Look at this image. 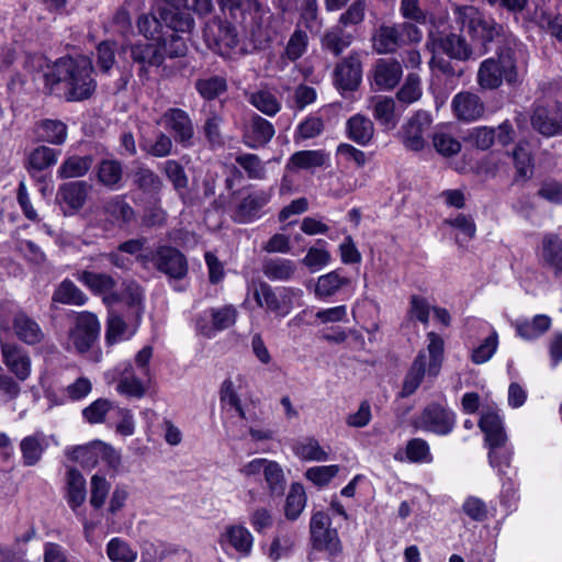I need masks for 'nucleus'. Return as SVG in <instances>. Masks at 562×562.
<instances>
[{
  "mask_svg": "<svg viewBox=\"0 0 562 562\" xmlns=\"http://www.w3.org/2000/svg\"><path fill=\"white\" fill-rule=\"evenodd\" d=\"M349 283V278L339 270H334L317 278L314 293L316 297L324 300L335 295Z\"/></svg>",
  "mask_w": 562,
  "mask_h": 562,
  "instance_id": "2f4dec72",
  "label": "nucleus"
},
{
  "mask_svg": "<svg viewBox=\"0 0 562 562\" xmlns=\"http://www.w3.org/2000/svg\"><path fill=\"white\" fill-rule=\"evenodd\" d=\"M426 49L431 53L430 68L449 76H453L456 71L452 64L443 55L461 61L473 57V50L465 38L453 33L446 35L430 33L426 41Z\"/></svg>",
  "mask_w": 562,
  "mask_h": 562,
  "instance_id": "7ed1b4c3",
  "label": "nucleus"
},
{
  "mask_svg": "<svg viewBox=\"0 0 562 562\" xmlns=\"http://www.w3.org/2000/svg\"><path fill=\"white\" fill-rule=\"evenodd\" d=\"M307 47L308 36L306 31L295 27L286 42L281 58L294 63L307 52Z\"/></svg>",
  "mask_w": 562,
  "mask_h": 562,
  "instance_id": "603ef678",
  "label": "nucleus"
},
{
  "mask_svg": "<svg viewBox=\"0 0 562 562\" xmlns=\"http://www.w3.org/2000/svg\"><path fill=\"white\" fill-rule=\"evenodd\" d=\"M400 43V30L395 26L382 25L373 35V47L379 54L394 52Z\"/></svg>",
  "mask_w": 562,
  "mask_h": 562,
  "instance_id": "de8ad7c7",
  "label": "nucleus"
},
{
  "mask_svg": "<svg viewBox=\"0 0 562 562\" xmlns=\"http://www.w3.org/2000/svg\"><path fill=\"white\" fill-rule=\"evenodd\" d=\"M11 327L14 336L27 346L40 345L45 340L41 325L24 311L13 313Z\"/></svg>",
  "mask_w": 562,
  "mask_h": 562,
  "instance_id": "4be33fe9",
  "label": "nucleus"
},
{
  "mask_svg": "<svg viewBox=\"0 0 562 562\" xmlns=\"http://www.w3.org/2000/svg\"><path fill=\"white\" fill-rule=\"evenodd\" d=\"M443 223L453 228L456 243L460 247H465L475 237L476 226L469 215L458 214L456 217L445 220Z\"/></svg>",
  "mask_w": 562,
  "mask_h": 562,
  "instance_id": "e433bc0d",
  "label": "nucleus"
},
{
  "mask_svg": "<svg viewBox=\"0 0 562 562\" xmlns=\"http://www.w3.org/2000/svg\"><path fill=\"white\" fill-rule=\"evenodd\" d=\"M456 21L470 36L482 44L490 43L501 35L503 27L493 19L486 18L473 5H454Z\"/></svg>",
  "mask_w": 562,
  "mask_h": 562,
  "instance_id": "6e6552de",
  "label": "nucleus"
},
{
  "mask_svg": "<svg viewBox=\"0 0 562 562\" xmlns=\"http://www.w3.org/2000/svg\"><path fill=\"white\" fill-rule=\"evenodd\" d=\"M162 23L176 32H189L193 27V20L187 13L175 12L166 7L155 3L153 12L142 14L137 20V27L148 40L161 38Z\"/></svg>",
  "mask_w": 562,
  "mask_h": 562,
  "instance_id": "39448f33",
  "label": "nucleus"
},
{
  "mask_svg": "<svg viewBox=\"0 0 562 562\" xmlns=\"http://www.w3.org/2000/svg\"><path fill=\"white\" fill-rule=\"evenodd\" d=\"M521 54L515 41H508L490 58L484 59L477 69L476 83L483 90H496L504 82L509 86L521 81V66L518 57Z\"/></svg>",
  "mask_w": 562,
  "mask_h": 562,
  "instance_id": "f03ea898",
  "label": "nucleus"
},
{
  "mask_svg": "<svg viewBox=\"0 0 562 562\" xmlns=\"http://www.w3.org/2000/svg\"><path fill=\"white\" fill-rule=\"evenodd\" d=\"M75 278L93 294L103 295V301L108 305H113L120 302L121 296L114 291L116 281L111 274L93 272L90 270H80L75 273Z\"/></svg>",
  "mask_w": 562,
  "mask_h": 562,
  "instance_id": "dca6fc26",
  "label": "nucleus"
},
{
  "mask_svg": "<svg viewBox=\"0 0 562 562\" xmlns=\"http://www.w3.org/2000/svg\"><path fill=\"white\" fill-rule=\"evenodd\" d=\"M104 214L117 225H126L135 220V212L124 195H115L103 205Z\"/></svg>",
  "mask_w": 562,
  "mask_h": 562,
  "instance_id": "7c9ffc66",
  "label": "nucleus"
},
{
  "mask_svg": "<svg viewBox=\"0 0 562 562\" xmlns=\"http://www.w3.org/2000/svg\"><path fill=\"white\" fill-rule=\"evenodd\" d=\"M306 506V494L302 484H291L285 498L284 515L289 520H296Z\"/></svg>",
  "mask_w": 562,
  "mask_h": 562,
  "instance_id": "8fccbe9b",
  "label": "nucleus"
},
{
  "mask_svg": "<svg viewBox=\"0 0 562 562\" xmlns=\"http://www.w3.org/2000/svg\"><path fill=\"white\" fill-rule=\"evenodd\" d=\"M274 133V127L268 120L254 114L244 126L243 142L249 148H259L268 144Z\"/></svg>",
  "mask_w": 562,
  "mask_h": 562,
  "instance_id": "b1692460",
  "label": "nucleus"
},
{
  "mask_svg": "<svg viewBox=\"0 0 562 562\" xmlns=\"http://www.w3.org/2000/svg\"><path fill=\"white\" fill-rule=\"evenodd\" d=\"M117 378L116 391L125 396L142 398L150 381L139 374L130 363L119 366L114 370L113 378Z\"/></svg>",
  "mask_w": 562,
  "mask_h": 562,
  "instance_id": "6ab92c4d",
  "label": "nucleus"
},
{
  "mask_svg": "<svg viewBox=\"0 0 562 562\" xmlns=\"http://www.w3.org/2000/svg\"><path fill=\"white\" fill-rule=\"evenodd\" d=\"M140 258L151 261L160 272L173 279H181L188 272V263L184 256L172 247L160 246L149 255Z\"/></svg>",
  "mask_w": 562,
  "mask_h": 562,
  "instance_id": "4468645a",
  "label": "nucleus"
},
{
  "mask_svg": "<svg viewBox=\"0 0 562 562\" xmlns=\"http://www.w3.org/2000/svg\"><path fill=\"white\" fill-rule=\"evenodd\" d=\"M262 272L271 281H289L296 272V265L290 259H270L263 263Z\"/></svg>",
  "mask_w": 562,
  "mask_h": 562,
  "instance_id": "ea45409f",
  "label": "nucleus"
},
{
  "mask_svg": "<svg viewBox=\"0 0 562 562\" xmlns=\"http://www.w3.org/2000/svg\"><path fill=\"white\" fill-rule=\"evenodd\" d=\"M58 195L69 207L79 210L87 200L88 184L83 181L65 183L59 188Z\"/></svg>",
  "mask_w": 562,
  "mask_h": 562,
  "instance_id": "49530a36",
  "label": "nucleus"
},
{
  "mask_svg": "<svg viewBox=\"0 0 562 562\" xmlns=\"http://www.w3.org/2000/svg\"><path fill=\"white\" fill-rule=\"evenodd\" d=\"M273 188L260 189L249 192L236 205L233 218L237 223L247 224L259 218L261 210L270 202Z\"/></svg>",
  "mask_w": 562,
  "mask_h": 562,
  "instance_id": "f3484780",
  "label": "nucleus"
},
{
  "mask_svg": "<svg viewBox=\"0 0 562 562\" xmlns=\"http://www.w3.org/2000/svg\"><path fill=\"white\" fill-rule=\"evenodd\" d=\"M153 41L151 43H136L131 47V57L135 63L140 64V71H147L150 66L159 67L165 61L160 38Z\"/></svg>",
  "mask_w": 562,
  "mask_h": 562,
  "instance_id": "bb28decb",
  "label": "nucleus"
},
{
  "mask_svg": "<svg viewBox=\"0 0 562 562\" xmlns=\"http://www.w3.org/2000/svg\"><path fill=\"white\" fill-rule=\"evenodd\" d=\"M92 165L91 156H70L66 158L57 170L60 179H70L83 177Z\"/></svg>",
  "mask_w": 562,
  "mask_h": 562,
  "instance_id": "a18cd8bd",
  "label": "nucleus"
},
{
  "mask_svg": "<svg viewBox=\"0 0 562 562\" xmlns=\"http://www.w3.org/2000/svg\"><path fill=\"white\" fill-rule=\"evenodd\" d=\"M327 160V154L324 150H300L294 153L288 164L289 170L312 169L322 167Z\"/></svg>",
  "mask_w": 562,
  "mask_h": 562,
  "instance_id": "a19ab883",
  "label": "nucleus"
},
{
  "mask_svg": "<svg viewBox=\"0 0 562 562\" xmlns=\"http://www.w3.org/2000/svg\"><path fill=\"white\" fill-rule=\"evenodd\" d=\"M351 43V36L344 33L340 27H333L322 37V46L338 56Z\"/></svg>",
  "mask_w": 562,
  "mask_h": 562,
  "instance_id": "e2e57ef3",
  "label": "nucleus"
},
{
  "mask_svg": "<svg viewBox=\"0 0 562 562\" xmlns=\"http://www.w3.org/2000/svg\"><path fill=\"white\" fill-rule=\"evenodd\" d=\"M195 89L202 98L213 100L227 90V83L225 78L214 76L196 80Z\"/></svg>",
  "mask_w": 562,
  "mask_h": 562,
  "instance_id": "052dcab7",
  "label": "nucleus"
},
{
  "mask_svg": "<svg viewBox=\"0 0 562 562\" xmlns=\"http://www.w3.org/2000/svg\"><path fill=\"white\" fill-rule=\"evenodd\" d=\"M322 25V20L318 18L317 0H304L296 27L305 29L312 33H318Z\"/></svg>",
  "mask_w": 562,
  "mask_h": 562,
  "instance_id": "5fc2aeb1",
  "label": "nucleus"
},
{
  "mask_svg": "<svg viewBox=\"0 0 562 562\" xmlns=\"http://www.w3.org/2000/svg\"><path fill=\"white\" fill-rule=\"evenodd\" d=\"M92 72L93 66L89 57H61L47 68L44 75L45 85L52 92H57L58 87L63 86L68 101L85 100L97 87Z\"/></svg>",
  "mask_w": 562,
  "mask_h": 562,
  "instance_id": "f257e3e1",
  "label": "nucleus"
},
{
  "mask_svg": "<svg viewBox=\"0 0 562 562\" xmlns=\"http://www.w3.org/2000/svg\"><path fill=\"white\" fill-rule=\"evenodd\" d=\"M340 468L337 464L317 465L307 469L304 473L306 480L318 487L326 486L339 473Z\"/></svg>",
  "mask_w": 562,
  "mask_h": 562,
  "instance_id": "0e129e2a",
  "label": "nucleus"
},
{
  "mask_svg": "<svg viewBox=\"0 0 562 562\" xmlns=\"http://www.w3.org/2000/svg\"><path fill=\"white\" fill-rule=\"evenodd\" d=\"M106 553L113 562H135L137 559V552L120 538H113L109 541Z\"/></svg>",
  "mask_w": 562,
  "mask_h": 562,
  "instance_id": "bf43d9fd",
  "label": "nucleus"
},
{
  "mask_svg": "<svg viewBox=\"0 0 562 562\" xmlns=\"http://www.w3.org/2000/svg\"><path fill=\"white\" fill-rule=\"evenodd\" d=\"M498 347V335L496 330H492L477 347L472 350L471 360L475 364H482L488 361L496 352Z\"/></svg>",
  "mask_w": 562,
  "mask_h": 562,
  "instance_id": "338daca9",
  "label": "nucleus"
},
{
  "mask_svg": "<svg viewBox=\"0 0 562 562\" xmlns=\"http://www.w3.org/2000/svg\"><path fill=\"white\" fill-rule=\"evenodd\" d=\"M406 458L414 463H430L432 454L429 445L422 438L411 439L406 445Z\"/></svg>",
  "mask_w": 562,
  "mask_h": 562,
  "instance_id": "774afa93",
  "label": "nucleus"
},
{
  "mask_svg": "<svg viewBox=\"0 0 562 562\" xmlns=\"http://www.w3.org/2000/svg\"><path fill=\"white\" fill-rule=\"evenodd\" d=\"M102 441L97 440L83 446H77L66 451L67 457L81 467L92 469L100 463Z\"/></svg>",
  "mask_w": 562,
  "mask_h": 562,
  "instance_id": "72a5a7b5",
  "label": "nucleus"
},
{
  "mask_svg": "<svg viewBox=\"0 0 562 562\" xmlns=\"http://www.w3.org/2000/svg\"><path fill=\"white\" fill-rule=\"evenodd\" d=\"M53 301L67 305H85L87 295L70 280H64L53 294Z\"/></svg>",
  "mask_w": 562,
  "mask_h": 562,
  "instance_id": "3c124183",
  "label": "nucleus"
},
{
  "mask_svg": "<svg viewBox=\"0 0 562 562\" xmlns=\"http://www.w3.org/2000/svg\"><path fill=\"white\" fill-rule=\"evenodd\" d=\"M551 324V317L539 314L531 319L517 321L515 328L519 337L525 340H532L546 334L550 329Z\"/></svg>",
  "mask_w": 562,
  "mask_h": 562,
  "instance_id": "f704fd0d",
  "label": "nucleus"
},
{
  "mask_svg": "<svg viewBox=\"0 0 562 562\" xmlns=\"http://www.w3.org/2000/svg\"><path fill=\"white\" fill-rule=\"evenodd\" d=\"M223 123V116L214 111L211 106L207 111L206 120L203 125V132L212 146H222L223 138L221 134V124Z\"/></svg>",
  "mask_w": 562,
  "mask_h": 562,
  "instance_id": "69168bd1",
  "label": "nucleus"
},
{
  "mask_svg": "<svg viewBox=\"0 0 562 562\" xmlns=\"http://www.w3.org/2000/svg\"><path fill=\"white\" fill-rule=\"evenodd\" d=\"M35 133L41 142L63 145L68 136V127L60 120L44 119L36 123Z\"/></svg>",
  "mask_w": 562,
  "mask_h": 562,
  "instance_id": "c85d7f7f",
  "label": "nucleus"
},
{
  "mask_svg": "<svg viewBox=\"0 0 562 562\" xmlns=\"http://www.w3.org/2000/svg\"><path fill=\"white\" fill-rule=\"evenodd\" d=\"M539 258L554 274H562V239L555 234L544 235L539 248Z\"/></svg>",
  "mask_w": 562,
  "mask_h": 562,
  "instance_id": "cd10ccee",
  "label": "nucleus"
},
{
  "mask_svg": "<svg viewBox=\"0 0 562 562\" xmlns=\"http://www.w3.org/2000/svg\"><path fill=\"white\" fill-rule=\"evenodd\" d=\"M87 488L86 479L76 469L67 472V502L74 512L86 502Z\"/></svg>",
  "mask_w": 562,
  "mask_h": 562,
  "instance_id": "c9c22d12",
  "label": "nucleus"
},
{
  "mask_svg": "<svg viewBox=\"0 0 562 562\" xmlns=\"http://www.w3.org/2000/svg\"><path fill=\"white\" fill-rule=\"evenodd\" d=\"M330 526L331 519L326 513H314L310 521L311 541L314 549L336 557L341 552L342 546L337 530Z\"/></svg>",
  "mask_w": 562,
  "mask_h": 562,
  "instance_id": "ddd939ff",
  "label": "nucleus"
},
{
  "mask_svg": "<svg viewBox=\"0 0 562 562\" xmlns=\"http://www.w3.org/2000/svg\"><path fill=\"white\" fill-rule=\"evenodd\" d=\"M58 156V150L45 145L37 146L29 154L26 168L29 171H43L56 165Z\"/></svg>",
  "mask_w": 562,
  "mask_h": 562,
  "instance_id": "c03bdc74",
  "label": "nucleus"
},
{
  "mask_svg": "<svg viewBox=\"0 0 562 562\" xmlns=\"http://www.w3.org/2000/svg\"><path fill=\"white\" fill-rule=\"evenodd\" d=\"M248 101L258 111L268 116L276 115L281 109L278 98L267 89H260L250 93Z\"/></svg>",
  "mask_w": 562,
  "mask_h": 562,
  "instance_id": "864d4df0",
  "label": "nucleus"
},
{
  "mask_svg": "<svg viewBox=\"0 0 562 562\" xmlns=\"http://www.w3.org/2000/svg\"><path fill=\"white\" fill-rule=\"evenodd\" d=\"M220 543L223 548L229 547L243 557H248L254 547V536L240 524H232L225 527L221 533Z\"/></svg>",
  "mask_w": 562,
  "mask_h": 562,
  "instance_id": "393cba45",
  "label": "nucleus"
},
{
  "mask_svg": "<svg viewBox=\"0 0 562 562\" xmlns=\"http://www.w3.org/2000/svg\"><path fill=\"white\" fill-rule=\"evenodd\" d=\"M98 180L110 189H119L123 178V167L120 161L114 159H104L100 161L98 169Z\"/></svg>",
  "mask_w": 562,
  "mask_h": 562,
  "instance_id": "09e8293b",
  "label": "nucleus"
},
{
  "mask_svg": "<svg viewBox=\"0 0 562 562\" xmlns=\"http://www.w3.org/2000/svg\"><path fill=\"white\" fill-rule=\"evenodd\" d=\"M432 146L443 157H452L460 153L461 143L451 134L445 131H437L432 135Z\"/></svg>",
  "mask_w": 562,
  "mask_h": 562,
  "instance_id": "6e6d98bb",
  "label": "nucleus"
},
{
  "mask_svg": "<svg viewBox=\"0 0 562 562\" xmlns=\"http://www.w3.org/2000/svg\"><path fill=\"white\" fill-rule=\"evenodd\" d=\"M294 454L303 461L324 462L328 460V452L314 437H305L293 447Z\"/></svg>",
  "mask_w": 562,
  "mask_h": 562,
  "instance_id": "4c0bfd02",
  "label": "nucleus"
},
{
  "mask_svg": "<svg viewBox=\"0 0 562 562\" xmlns=\"http://www.w3.org/2000/svg\"><path fill=\"white\" fill-rule=\"evenodd\" d=\"M464 142L480 150H486L495 142V131L487 126L474 127L467 133Z\"/></svg>",
  "mask_w": 562,
  "mask_h": 562,
  "instance_id": "680f3d73",
  "label": "nucleus"
},
{
  "mask_svg": "<svg viewBox=\"0 0 562 562\" xmlns=\"http://www.w3.org/2000/svg\"><path fill=\"white\" fill-rule=\"evenodd\" d=\"M402 76V65L393 58L378 59L372 68V80L378 90L389 91L394 89Z\"/></svg>",
  "mask_w": 562,
  "mask_h": 562,
  "instance_id": "5701e85b",
  "label": "nucleus"
},
{
  "mask_svg": "<svg viewBox=\"0 0 562 562\" xmlns=\"http://www.w3.org/2000/svg\"><path fill=\"white\" fill-rule=\"evenodd\" d=\"M100 328V323L94 314L77 313L64 342L65 349L80 355L88 352L97 342Z\"/></svg>",
  "mask_w": 562,
  "mask_h": 562,
  "instance_id": "1a4fd4ad",
  "label": "nucleus"
},
{
  "mask_svg": "<svg viewBox=\"0 0 562 562\" xmlns=\"http://www.w3.org/2000/svg\"><path fill=\"white\" fill-rule=\"evenodd\" d=\"M531 125L547 137L562 133V105L558 101L537 104L531 115Z\"/></svg>",
  "mask_w": 562,
  "mask_h": 562,
  "instance_id": "2eb2a0df",
  "label": "nucleus"
},
{
  "mask_svg": "<svg viewBox=\"0 0 562 562\" xmlns=\"http://www.w3.org/2000/svg\"><path fill=\"white\" fill-rule=\"evenodd\" d=\"M427 353L420 351L413 362L403 383L402 396L413 394L420 385L425 373L436 378L440 372L443 361V339L434 331L427 334Z\"/></svg>",
  "mask_w": 562,
  "mask_h": 562,
  "instance_id": "20e7f679",
  "label": "nucleus"
},
{
  "mask_svg": "<svg viewBox=\"0 0 562 562\" xmlns=\"http://www.w3.org/2000/svg\"><path fill=\"white\" fill-rule=\"evenodd\" d=\"M347 132L350 139L367 145L373 137L374 126L370 119L356 114L348 120Z\"/></svg>",
  "mask_w": 562,
  "mask_h": 562,
  "instance_id": "58836bf2",
  "label": "nucleus"
},
{
  "mask_svg": "<svg viewBox=\"0 0 562 562\" xmlns=\"http://www.w3.org/2000/svg\"><path fill=\"white\" fill-rule=\"evenodd\" d=\"M204 38L209 47L224 58H238L246 53L237 30L226 21L213 20L204 27Z\"/></svg>",
  "mask_w": 562,
  "mask_h": 562,
  "instance_id": "0eeeda50",
  "label": "nucleus"
},
{
  "mask_svg": "<svg viewBox=\"0 0 562 562\" xmlns=\"http://www.w3.org/2000/svg\"><path fill=\"white\" fill-rule=\"evenodd\" d=\"M480 428L485 434L486 441L490 446V463L492 467H499L502 464L497 462L496 458L498 454L504 457V463H508L512 451L506 446L507 436L504 431L503 420L501 416L492 411L485 412L479 423Z\"/></svg>",
  "mask_w": 562,
  "mask_h": 562,
  "instance_id": "9b49d317",
  "label": "nucleus"
},
{
  "mask_svg": "<svg viewBox=\"0 0 562 562\" xmlns=\"http://www.w3.org/2000/svg\"><path fill=\"white\" fill-rule=\"evenodd\" d=\"M294 542L295 533L293 531L279 529L267 550L268 558L277 562L288 557L294 547Z\"/></svg>",
  "mask_w": 562,
  "mask_h": 562,
  "instance_id": "79ce46f5",
  "label": "nucleus"
},
{
  "mask_svg": "<svg viewBox=\"0 0 562 562\" xmlns=\"http://www.w3.org/2000/svg\"><path fill=\"white\" fill-rule=\"evenodd\" d=\"M272 14L262 0H245L241 9V24L255 44L270 41Z\"/></svg>",
  "mask_w": 562,
  "mask_h": 562,
  "instance_id": "9d476101",
  "label": "nucleus"
},
{
  "mask_svg": "<svg viewBox=\"0 0 562 562\" xmlns=\"http://www.w3.org/2000/svg\"><path fill=\"white\" fill-rule=\"evenodd\" d=\"M453 114L465 122L475 121L484 113V103L481 98L470 91L457 93L451 102Z\"/></svg>",
  "mask_w": 562,
  "mask_h": 562,
  "instance_id": "a878e982",
  "label": "nucleus"
},
{
  "mask_svg": "<svg viewBox=\"0 0 562 562\" xmlns=\"http://www.w3.org/2000/svg\"><path fill=\"white\" fill-rule=\"evenodd\" d=\"M111 488L110 482L104 475L95 473L90 480V505L94 509H100L105 504Z\"/></svg>",
  "mask_w": 562,
  "mask_h": 562,
  "instance_id": "4d7b16f0",
  "label": "nucleus"
},
{
  "mask_svg": "<svg viewBox=\"0 0 562 562\" xmlns=\"http://www.w3.org/2000/svg\"><path fill=\"white\" fill-rule=\"evenodd\" d=\"M423 94L422 80L416 74H408L403 86L396 93L400 102L411 104L420 99Z\"/></svg>",
  "mask_w": 562,
  "mask_h": 562,
  "instance_id": "13d9d810",
  "label": "nucleus"
},
{
  "mask_svg": "<svg viewBox=\"0 0 562 562\" xmlns=\"http://www.w3.org/2000/svg\"><path fill=\"white\" fill-rule=\"evenodd\" d=\"M431 124L427 112L419 111L403 125L401 138L404 146L414 151L422 150L426 145L425 134Z\"/></svg>",
  "mask_w": 562,
  "mask_h": 562,
  "instance_id": "aec40b11",
  "label": "nucleus"
},
{
  "mask_svg": "<svg viewBox=\"0 0 562 562\" xmlns=\"http://www.w3.org/2000/svg\"><path fill=\"white\" fill-rule=\"evenodd\" d=\"M372 113L374 119L382 125L395 127L397 117L395 115V101L385 95H378L371 99Z\"/></svg>",
  "mask_w": 562,
  "mask_h": 562,
  "instance_id": "37998d69",
  "label": "nucleus"
},
{
  "mask_svg": "<svg viewBox=\"0 0 562 562\" xmlns=\"http://www.w3.org/2000/svg\"><path fill=\"white\" fill-rule=\"evenodd\" d=\"M2 361L8 370L20 381H25L32 372V359L29 352L13 341L0 339Z\"/></svg>",
  "mask_w": 562,
  "mask_h": 562,
  "instance_id": "a211bd4d",
  "label": "nucleus"
},
{
  "mask_svg": "<svg viewBox=\"0 0 562 562\" xmlns=\"http://www.w3.org/2000/svg\"><path fill=\"white\" fill-rule=\"evenodd\" d=\"M46 448V438L41 432L23 438L20 442L23 464L25 467H33L37 464Z\"/></svg>",
  "mask_w": 562,
  "mask_h": 562,
  "instance_id": "473e14b6",
  "label": "nucleus"
},
{
  "mask_svg": "<svg viewBox=\"0 0 562 562\" xmlns=\"http://www.w3.org/2000/svg\"><path fill=\"white\" fill-rule=\"evenodd\" d=\"M248 292L252 295L258 307L265 308L279 317L290 314L293 308V297L301 295V290L281 288L274 291L267 282L255 279L248 283Z\"/></svg>",
  "mask_w": 562,
  "mask_h": 562,
  "instance_id": "423d86ee",
  "label": "nucleus"
},
{
  "mask_svg": "<svg viewBox=\"0 0 562 562\" xmlns=\"http://www.w3.org/2000/svg\"><path fill=\"white\" fill-rule=\"evenodd\" d=\"M336 83L344 90H355L361 81V64L358 58L342 60L335 70Z\"/></svg>",
  "mask_w": 562,
  "mask_h": 562,
  "instance_id": "c756f323",
  "label": "nucleus"
},
{
  "mask_svg": "<svg viewBox=\"0 0 562 562\" xmlns=\"http://www.w3.org/2000/svg\"><path fill=\"white\" fill-rule=\"evenodd\" d=\"M416 429L446 436L456 425V414L440 403L428 404L413 420Z\"/></svg>",
  "mask_w": 562,
  "mask_h": 562,
  "instance_id": "f8f14e48",
  "label": "nucleus"
},
{
  "mask_svg": "<svg viewBox=\"0 0 562 562\" xmlns=\"http://www.w3.org/2000/svg\"><path fill=\"white\" fill-rule=\"evenodd\" d=\"M160 122L172 133L176 142L188 145L194 135L193 123L189 114L178 108L168 109L161 116Z\"/></svg>",
  "mask_w": 562,
  "mask_h": 562,
  "instance_id": "412c9836",
  "label": "nucleus"
}]
</instances>
